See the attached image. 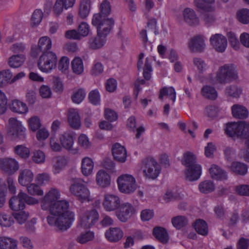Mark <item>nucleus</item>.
<instances>
[{
    "instance_id": "nucleus-1",
    "label": "nucleus",
    "mask_w": 249,
    "mask_h": 249,
    "mask_svg": "<svg viewBox=\"0 0 249 249\" xmlns=\"http://www.w3.org/2000/svg\"><path fill=\"white\" fill-rule=\"evenodd\" d=\"M60 197V192L52 188L41 201V207L43 210L50 211V214L47 217L49 225L65 231L70 228L74 221L75 214L70 210L69 201H57Z\"/></svg>"
},
{
    "instance_id": "nucleus-2",
    "label": "nucleus",
    "mask_w": 249,
    "mask_h": 249,
    "mask_svg": "<svg viewBox=\"0 0 249 249\" xmlns=\"http://www.w3.org/2000/svg\"><path fill=\"white\" fill-rule=\"evenodd\" d=\"M102 17L98 14H94L92 19V24L96 27L98 36L89 40V46L92 49H98L103 47L106 42L104 38L109 34L113 25L110 19H106L102 22Z\"/></svg>"
},
{
    "instance_id": "nucleus-3",
    "label": "nucleus",
    "mask_w": 249,
    "mask_h": 249,
    "mask_svg": "<svg viewBox=\"0 0 249 249\" xmlns=\"http://www.w3.org/2000/svg\"><path fill=\"white\" fill-rule=\"evenodd\" d=\"M181 162L187 168L185 171V178L187 180L192 181L199 178L202 173V168L200 165L196 163V157L193 153H185Z\"/></svg>"
},
{
    "instance_id": "nucleus-4",
    "label": "nucleus",
    "mask_w": 249,
    "mask_h": 249,
    "mask_svg": "<svg viewBox=\"0 0 249 249\" xmlns=\"http://www.w3.org/2000/svg\"><path fill=\"white\" fill-rule=\"evenodd\" d=\"M236 67L233 64L220 66L216 72L215 79L217 83L225 85L238 78Z\"/></svg>"
},
{
    "instance_id": "nucleus-5",
    "label": "nucleus",
    "mask_w": 249,
    "mask_h": 249,
    "mask_svg": "<svg viewBox=\"0 0 249 249\" xmlns=\"http://www.w3.org/2000/svg\"><path fill=\"white\" fill-rule=\"evenodd\" d=\"M86 182L81 178H76L70 186V192L80 202L89 201L90 194L86 185Z\"/></svg>"
},
{
    "instance_id": "nucleus-6",
    "label": "nucleus",
    "mask_w": 249,
    "mask_h": 249,
    "mask_svg": "<svg viewBox=\"0 0 249 249\" xmlns=\"http://www.w3.org/2000/svg\"><path fill=\"white\" fill-rule=\"evenodd\" d=\"M224 131L226 134L230 137L243 138L249 134V124L245 121L228 123L225 125Z\"/></svg>"
},
{
    "instance_id": "nucleus-7",
    "label": "nucleus",
    "mask_w": 249,
    "mask_h": 249,
    "mask_svg": "<svg viewBox=\"0 0 249 249\" xmlns=\"http://www.w3.org/2000/svg\"><path fill=\"white\" fill-rule=\"evenodd\" d=\"M141 170L143 176L149 179H155L159 176L161 168L158 162L153 158H148L142 162Z\"/></svg>"
},
{
    "instance_id": "nucleus-8",
    "label": "nucleus",
    "mask_w": 249,
    "mask_h": 249,
    "mask_svg": "<svg viewBox=\"0 0 249 249\" xmlns=\"http://www.w3.org/2000/svg\"><path fill=\"white\" fill-rule=\"evenodd\" d=\"M57 63V56L53 52L43 53L38 61V67L42 72L48 73L55 69Z\"/></svg>"
},
{
    "instance_id": "nucleus-9",
    "label": "nucleus",
    "mask_w": 249,
    "mask_h": 249,
    "mask_svg": "<svg viewBox=\"0 0 249 249\" xmlns=\"http://www.w3.org/2000/svg\"><path fill=\"white\" fill-rule=\"evenodd\" d=\"M117 183L119 190L127 194L133 193L137 188L135 178L130 174L120 176L117 179Z\"/></svg>"
},
{
    "instance_id": "nucleus-10",
    "label": "nucleus",
    "mask_w": 249,
    "mask_h": 249,
    "mask_svg": "<svg viewBox=\"0 0 249 249\" xmlns=\"http://www.w3.org/2000/svg\"><path fill=\"white\" fill-rule=\"evenodd\" d=\"M99 214L95 209L81 210L78 226L84 229L91 228L98 220Z\"/></svg>"
},
{
    "instance_id": "nucleus-11",
    "label": "nucleus",
    "mask_w": 249,
    "mask_h": 249,
    "mask_svg": "<svg viewBox=\"0 0 249 249\" xmlns=\"http://www.w3.org/2000/svg\"><path fill=\"white\" fill-rule=\"evenodd\" d=\"M19 168L18 162L15 159L4 158L0 159V169L8 176L14 174Z\"/></svg>"
},
{
    "instance_id": "nucleus-12",
    "label": "nucleus",
    "mask_w": 249,
    "mask_h": 249,
    "mask_svg": "<svg viewBox=\"0 0 249 249\" xmlns=\"http://www.w3.org/2000/svg\"><path fill=\"white\" fill-rule=\"evenodd\" d=\"M74 135L73 132H65L60 135L59 139L63 148L73 154L78 152L77 148H74Z\"/></svg>"
},
{
    "instance_id": "nucleus-13",
    "label": "nucleus",
    "mask_w": 249,
    "mask_h": 249,
    "mask_svg": "<svg viewBox=\"0 0 249 249\" xmlns=\"http://www.w3.org/2000/svg\"><path fill=\"white\" fill-rule=\"evenodd\" d=\"M135 212V208L130 203L125 202L120 204L116 215L122 222H126Z\"/></svg>"
},
{
    "instance_id": "nucleus-14",
    "label": "nucleus",
    "mask_w": 249,
    "mask_h": 249,
    "mask_svg": "<svg viewBox=\"0 0 249 249\" xmlns=\"http://www.w3.org/2000/svg\"><path fill=\"white\" fill-rule=\"evenodd\" d=\"M9 128L8 133L14 137H19L20 138L25 137L26 129L21 123L14 118L9 120Z\"/></svg>"
},
{
    "instance_id": "nucleus-15",
    "label": "nucleus",
    "mask_w": 249,
    "mask_h": 249,
    "mask_svg": "<svg viewBox=\"0 0 249 249\" xmlns=\"http://www.w3.org/2000/svg\"><path fill=\"white\" fill-rule=\"evenodd\" d=\"M211 45L215 51L219 53L224 52L227 46L226 38L221 34H215L210 38Z\"/></svg>"
},
{
    "instance_id": "nucleus-16",
    "label": "nucleus",
    "mask_w": 249,
    "mask_h": 249,
    "mask_svg": "<svg viewBox=\"0 0 249 249\" xmlns=\"http://www.w3.org/2000/svg\"><path fill=\"white\" fill-rule=\"evenodd\" d=\"M120 203V199L116 195L108 194L104 196L103 205L107 211L111 212L118 209Z\"/></svg>"
},
{
    "instance_id": "nucleus-17",
    "label": "nucleus",
    "mask_w": 249,
    "mask_h": 249,
    "mask_svg": "<svg viewBox=\"0 0 249 249\" xmlns=\"http://www.w3.org/2000/svg\"><path fill=\"white\" fill-rule=\"evenodd\" d=\"M51 47V39L47 36H42L38 40L37 47L32 48V55L36 57L41 52H42L43 53L48 52L47 51L50 49Z\"/></svg>"
},
{
    "instance_id": "nucleus-18",
    "label": "nucleus",
    "mask_w": 249,
    "mask_h": 249,
    "mask_svg": "<svg viewBox=\"0 0 249 249\" xmlns=\"http://www.w3.org/2000/svg\"><path fill=\"white\" fill-rule=\"evenodd\" d=\"M205 40L203 36H196L192 37L188 42V47L192 52H201L206 46Z\"/></svg>"
},
{
    "instance_id": "nucleus-19",
    "label": "nucleus",
    "mask_w": 249,
    "mask_h": 249,
    "mask_svg": "<svg viewBox=\"0 0 249 249\" xmlns=\"http://www.w3.org/2000/svg\"><path fill=\"white\" fill-rule=\"evenodd\" d=\"M67 118L68 123L71 128L74 129L80 128L81 122L78 109L70 108L68 111Z\"/></svg>"
},
{
    "instance_id": "nucleus-20",
    "label": "nucleus",
    "mask_w": 249,
    "mask_h": 249,
    "mask_svg": "<svg viewBox=\"0 0 249 249\" xmlns=\"http://www.w3.org/2000/svg\"><path fill=\"white\" fill-rule=\"evenodd\" d=\"M113 157L117 161L124 163L126 161L127 157L126 150L124 147L118 143L113 145L112 148Z\"/></svg>"
},
{
    "instance_id": "nucleus-21",
    "label": "nucleus",
    "mask_w": 249,
    "mask_h": 249,
    "mask_svg": "<svg viewBox=\"0 0 249 249\" xmlns=\"http://www.w3.org/2000/svg\"><path fill=\"white\" fill-rule=\"evenodd\" d=\"M182 16L184 21L189 25L196 26L199 24V18L193 9L190 8H185L182 12Z\"/></svg>"
},
{
    "instance_id": "nucleus-22",
    "label": "nucleus",
    "mask_w": 249,
    "mask_h": 249,
    "mask_svg": "<svg viewBox=\"0 0 249 249\" xmlns=\"http://www.w3.org/2000/svg\"><path fill=\"white\" fill-rule=\"evenodd\" d=\"M105 237L110 242H117L123 237V231L119 228H110L106 231Z\"/></svg>"
},
{
    "instance_id": "nucleus-23",
    "label": "nucleus",
    "mask_w": 249,
    "mask_h": 249,
    "mask_svg": "<svg viewBox=\"0 0 249 249\" xmlns=\"http://www.w3.org/2000/svg\"><path fill=\"white\" fill-rule=\"evenodd\" d=\"M68 163L66 157L58 156L54 157L53 160L52 171L54 174H57L65 168Z\"/></svg>"
},
{
    "instance_id": "nucleus-24",
    "label": "nucleus",
    "mask_w": 249,
    "mask_h": 249,
    "mask_svg": "<svg viewBox=\"0 0 249 249\" xmlns=\"http://www.w3.org/2000/svg\"><path fill=\"white\" fill-rule=\"evenodd\" d=\"M225 95L227 97L238 98L243 93L241 87L232 84L227 86L225 89Z\"/></svg>"
},
{
    "instance_id": "nucleus-25",
    "label": "nucleus",
    "mask_w": 249,
    "mask_h": 249,
    "mask_svg": "<svg viewBox=\"0 0 249 249\" xmlns=\"http://www.w3.org/2000/svg\"><path fill=\"white\" fill-rule=\"evenodd\" d=\"M96 182L102 187H107L110 184V176L104 170H99L96 175Z\"/></svg>"
},
{
    "instance_id": "nucleus-26",
    "label": "nucleus",
    "mask_w": 249,
    "mask_h": 249,
    "mask_svg": "<svg viewBox=\"0 0 249 249\" xmlns=\"http://www.w3.org/2000/svg\"><path fill=\"white\" fill-rule=\"evenodd\" d=\"M34 174L29 169H24L20 171L18 178L19 183L22 186H26L33 180Z\"/></svg>"
},
{
    "instance_id": "nucleus-27",
    "label": "nucleus",
    "mask_w": 249,
    "mask_h": 249,
    "mask_svg": "<svg viewBox=\"0 0 249 249\" xmlns=\"http://www.w3.org/2000/svg\"><path fill=\"white\" fill-rule=\"evenodd\" d=\"M94 168V162L89 157L84 158L81 161V172L82 174L88 177L90 175Z\"/></svg>"
},
{
    "instance_id": "nucleus-28",
    "label": "nucleus",
    "mask_w": 249,
    "mask_h": 249,
    "mask_svg": "<svg viewBox=\"0 0 249 249\" xmlns=\"http://www.w3.org/2000/svg\"><path fill=\"white\" fill-rule=\"evenodd\" d=\"M211 177L215 179L224 180L227 179L226 172L216 165H212L209 169Z\"/></svg>"
},
{
    "instance_id": "nucleus-29",
    "label": "nucleus",
    "mask_w": 249,
    "mask_h": 249,
    "mask_svg": "<svg viewBox=\"0 0 249 249\" xmlns=\"http://www.w3.org/2000/svg\"><path fill=\"white\" fill-rule=\"evenodd\" d=\"M100 13L97 14L99 15L102 18V22H104L106 19H110L114 23V20L112 18H107L111 12V6L110 2L107 0H104L100 5Z\"/></svg>"
},
{
    "instance_id": "nucleus-30",
    "label": "nucleus",
    "mask_w": 249,
    "mask_h": 249,
    "mask_svg": "<svg viewBox=\"0 0 249 249\" xmlns=\"http://www.w3.org/2000/svg\"><path fill=\"white\" fill-rule=\"evenodd\" d=\"M232 116L234 118L245 119L248 116V111L247 108L240 105L235 104L231 107Z\"/></svg>"
},
{
    "instance_id": "nucleus-31",
    "label": "nucleus",
    "mask_w": 249,
    "mask_h": 249,
    "mask_svg": "<svg viewBox=\"0 0 249 249\" xmlns=\"http://www.w3.org/2000/svg\"><path fill=\"white\" fill-rule=\"evenodd\" d=\"M164 96L171 100L174 104L176 99V92L175 89L172 87H165L161 89L160 91L159 98L162 100Z\"/></svg>"
},
{
    "instance_id": "nucleus-32",
    "label": "nucleus",
    "mask_w": 249,
    "mask_h": 249,
    "mask_svg": "<svg viewBox=\"0 0 249 249\" xmlns=\"http://www.w3.org/2000/svg\"><path fill=\"white\" fill-rule=\"evenodd\" d=\"M10 208L13 211L23 210L25 208V203L23 198L20 196V192L18 196L12 197L9 201Z\"/></svg>"
},
{
    "instance_id": "nucleus-33",
    "label": "nucleus",
    "mask_w": 249,
    "mask_h": 249,
    "mask_svg": "<svg viewBox=\"0 0 249 249\" xmlns=\"http://www.w3.org/2000/svg\"><path fill=\"white\" fill-rule=\"evenodd\" d=\"M201 94L205 98L214 100L218 96V93L215 89L211 86H204L201 89Z\"/></svg>"
},
{
    "instance_id": "nucleus-34",
    "label": "nucleus",
    "mask_w": 249,
    "mask_h": 249,
    "mask_svg": "<svg viewBox=\"0 0 249 249\" xmlns=\"http://www.w3.org/2000/svg\"><path fill=\"white\" fill-rule=\"evenodd\" d=\"M11 110L14 112L19 114H23L28 111V107L26 105L18 100H14L10 106Z\"/></svg>"
},
{
    "instance_id": "nucleus-35",
    "label": "nucleus",
    "mask_w": 249,
    "mask_h": 249,
    "mask_svg": "<svg viewBox=\"0 0 249 249\" xmlns=\"http://www.w3.org/2000/svg\"><path fill=\"white\" fill-rule=\"evenodd\" d=\"M231 169L236 174L244 176L248 172V166L243 163L235 161L231 163Z\"/></svg>"
},
{
    "instance_id": "nucleus-36",
    "label": "nucleus",
    "mask_w": 249,
    "mask_h": 249,
    "mask_svg": "<svg viewBox=\"0 0 249 249\" xmlns=\"http://www.w3.org/2000/svg\"><path fill=\"white\" fill-rule=\"evenodd\" d=\"M196 232L200 235L206 236L208 233V228L207 223L203 220L197 219L194 225Z\"/></svg>"
},
{
    "instance_id": "nucleus-37",
    "label": "nucleus",
    "mask_w": 249,
    "mask_h": 249,
    "mask_svg": "<svg viewBox=\"0 0 249 249\" xmlns=\"http://www.w3.org/2000/svg\"><path fill=\"white\" fill-rule=\"evenodd\" d=\"M17 244L16 240L8 237H0V249H17Z\"/></svg>"
},
{
    "instance_id": "nucleus-38",
    "label": "nucleus",
    "mask_w": 249,
    "mask_h": 249,
    "mask_svg": "<svg viewBox=\"0 0 249 249\" xmlns=\"http://www.w3.org/2000/svg\"><path fill=\"white\" fill-rule=\"evenodd\" d=\"M91 7L90 0H81L79 6V14L80 16L84 18L89 14Z\"/></svg>"
},
{
    "instance_id": "nucleus-39",
    "label": "nucleus",
    "mask_w": 249,
    "mask_h": 249,
    "mask_svg": "<svg viewBox=\"0 0 249 249\" xmlns=\"http://www.w3.org/2000/svg\"><path fill=\"white\" fill-rule=\"evenodd\" d=\"M154 236L163 243H166L168 240V234L166 231L161 227H155L153 231Z\"/></svg>"
},
{
    "instance_id": "nucleus-40",
    "label": "nucleus",
    "mask_w": 249,
    "mask_h": 249,
    "mask_svg": "<svg viewBox=\"0 0 249 249\" xmlns=\"http://www.w3.org/2000/svg\"><path fill=\"white\" fill-rule=\"evenodd\" d=\"M198 189L201 193L208 194L214 191L215 185L213 181L206 180L199 183Z\"/></svg>"
},
{
    "instance_id": "nucleus-41",
    "label": "nucleus",
    "mask_w": 249,
    "mask_h": 249,
    "mask_svg": "<svg viewBox=\"0 0 249 249\" xmlns=\"http://www.w3.org/2000/svg\"><path fill=\"white\" fill-rule=\"evenodd\" d=\"M24 61L25 57L24 55H13L9 58L8 64L10 67L16 68L21 66Z\"/></svg>"
},
{
    "instance_id": "nucleus-42",
    "label": "nucleus",
    "mask_w": 249,
    "mask_h": 249,
    "mask_svg": "<svg viewBox=\"0 0 249 249\" xmlns=\"http://www.w3.org/2000/svg\"><path fill=\"white\" fill-rule=\"evenodd\" d=\"M71 68L73 72L76 74H81L84 71L83 61L80 57H75L71 61Z\"/></svg>"
},
{
    "instance_id": "nucleus-43",
    "label": "nucleus",
    "mask_w": 249,
    "mask_h": 249,
    "mask_svg": "<svg viewBox=\"0 0 249 249\" xmlns=\"http://www.w3.org/2000/svg\"><path fill=\"white\" fill-rule=\"evenodd\" d=\"M236 18L237 20L243 24L249 23V10L243 8L238 10L236 13Z\"/></svg>"
},
{
    "instance_id": "nucleus-44",
    "label": "nucleus",
    "mask_w": 249,
    "mask_h": 249,
    "mask_svg": "<svg viewBox=\"0 0 249 249\" xmlns=\"http://www.w3.org/2000/svg\"><path fill=\"white\" fill-rule=\"evenodd\" d=\"M94 233L93 232L88 231L82 232L77 237L76 240L80 244H85L93 239Z\"/></svg>"
},
{
    "instance_id": "nucleus-45",
    "label": "nucleus",
    "mask_w": 249,
    "mask_h": 249,
    "mask_svg": "<svg viewBox=\"0 0 249 249\" xmlns=\"http://www.w3.org/2000/svg\"><path fill=\"white\" fill-rule=\"evenodd\" d=\"M12 77V74L9 70L0 71V87L6 85Z\"/></svg>"
},
{
    "instance_id": "nucleus-46",
    "label": "nucleus",
    "mask_w": 249,
    "mask_h": 249,
    "mask_svg": "<svg viewBox=\"0 0 249 249\" xmlns=\"http://www.w3.org/2000/svg\"><path fill=\"white\" fill-rule=\"evenodd\" d=\"M172 223L176 228L179 229L187 224L188 219L184 216H177L172 218Z\"/></svg>"
},
{
    "instance_id": "nucleus-47",
    "label": "nucleus",
    "mask_w": 249,
    "mask_h": 249,
    "mask_svg": "<svg viewBox=\"0 0 249 249\" xmlns=\"http://www.w3.org/2000/svg\"><path fill=\"white\" fill-rule=\"evenodd\" d=\"M16 154L22 158H27L30 156V151L28 148L23 145H18L14 148Z\"/></svg>"
},
{
    "instance_id": "nucleus-48",
    "label": "nucleus",
    "mask_w": 249,
    "mask_h": 249,
    "mask_svg": "<svg viewBox=\"0 0 249 249\" xmlns=\"http://www.w3.org/2000/svg\"><path fill=\"white\" fill-rule=\"evenodd\" d=\"M28 123L30 129L34 132L38 130L41 125L40 119L36 116L30 118L28 120Z\"/></svg>"
},
{
    "instance_id": "nucleus-49",
    "label": "nucleus",
    "mask_w": 249,
    "mask_h": 249,
    "mask_svg": "<svg viewBox=\"0 0 249 249\" xmlns=\"http://www.w3.org/2000/svg\"><path fill=\"white\" fill-rule=\"evenodd\" d=\"M45 153L41 150H37L33 152L32 160L37 164H42L45 161Z\"/></svg>"
},
{
    "instance_id": "nucleus-50",
    "label": "nucleus",
    "mask_w": 249,
    "mask_h": 249,
    "mask_svg": "<svg viewBox=\"0 0 249 249\" xmlns=\"http://www.w3.org/2000/svg\"><path fill=\"white\" fill-rule=\"evenodd\" d=\"M193 63L200 73H203L208 68L207 65L205 61L200 58L196 57L193 59Z\"/></svg>"
},
{
    "instance_id": "nucleus-51",
    "label": "nucleus",
    "mask_w": 249,
    "mask_h": 249,
    "mask_svg": "<svg viewBox=\"0 0 249 249\" xmlns=\"http://www.w3.org/2000/svg\"><path fill=\"white\" fill-rule=\"evenodd\" d=\"M86 92L83 89H79L73 93L71 96V99L73 102L76 104L80 103L86 96Z\"/></svg>"
},
{
    "instance_id": "nucleus-52",
    "label": "nucleus",
    "mask_w": 249,
    "mask_h": 249,
    "mask_svg": "<svg viewBox=\"0 0 249 249\" xmlns=\"http://www.w3.org/2000/svg\"><path fill=\"white\" fill-rule=\"evenodd\" d=\"M78 143L84 149H89L91 145L88 137L84 134H81L78 137Z\"/></svg>"
},
{
    "instance_id": "nucleus-53",
    "label": "nucleus",
    "mask_w": 249,
    "mask_h": 249,
    "mask_svg": "<svg viewBox=\"0 0 249 249\" xmlns=\"http://www.w3.org/2000/svg\"><path fill=\"white\" fill-rule=\"evenodd\" d=\"M27 190L29 194L32 196H42L43 191L40 187L34 183L31 184L28 187Z\"/></svg>"
},
{
    "instance_id": "nucleus-54",
    "label": "nucleus",
    "mask_w": 249,
    "mask_h": 249,
    "mask_svg": "<svg viewBox=\"0 0 249 249\" xmlns=\"http://www.w3.org/2000/svg\"><path fill=\"white\" fill-rule=\"evenodd\" d=\"M70 66V60L67 56H62L58 62V68L62 72L68 70Z\"/></svg>"
},
{
    "instance_id": "nucleus-55",
    "label": "nucleus",
    "mask_w": 249,
    "mask_h": 249,
    "mask_svg": "<svg viewBox=\"0 0 249 249\" xmlns=\"http://www.w3.org/2000/svg\"><path fill=\"white\" fill-rule=\"evenodd\" d=\"M90 103L93 105H98L100 103V95L98 90H93L90 91L89 95Z\"/></svg>"
},
{
    "instance_id": "nucleus-56",
    "label": "nucleus",
    "mask_w": 249,
    "mask_h": 249,
    "mask_svg": "<svg viewBox=\"0 0 249 249\" xmlns=\"http://www.w3.org/2000/svg\"><path fill=\"white\" fill-rule=\"evenodd\" d=\"M13 216L19 224L24 223L29 217V213L25 211H20L13 213Z\"/></svg>"
},
{
    "instance_id": "nucleus-57",
    "label": "nucleus",
    "mask_w": 249,
    "mask_h": 249,
    "mask_svg": "<svg viewBox=\"0 0 249 249\" xmlns=\"http://www.w3.org/2000/svg\"><path fill=\"white\" fill-rule=\"evenodd\" d=\"M7 98L5 94L0 90V115L4 114L7 108Z\"/></svg>"
},
{
    "instance_id": "nucleus-58",
    "label": "nucleus",
    "mask_w": 249,
    "mask_h": 249,
    "mask_svg": "<svg viewBox=\"0 0 249 249\" xmlns=\"http://www.w3.org/2000/svg\"><path fill=\"white\" fill-rule=\"evenodd\" d=\"M152 71L151 63L148 58H146L143 68V75L146 80H149L151 78V72Z\"/></svg>"
},
{
    "instance_id": "nucleus-59",
    "label": "nucleus",
    "mask_w": 249,
    "mask_h": 249,
    "mask_svg": "<svg viewBox=\"0 0 249 249\" xmlns=\"http://www.w3.org/2000/svg\"><path fill=\"white\" fill-rule=\"evenodd\" d=\"M78 32L81 38L87 36L89 32V24L85 22H81L78 26Z\"/></svg>"
},
{
    "instance_id": "nucleus-60",
    "label": "nucleus",
    "mask_w": 249,
    "mask_h": 249,
    "mask_svg": "<svg viewBox=\"0 0 249 249\" xmlns=\"http://www.w3.org/2000/svg\"><path fill=\"white\" fill-rule=\"evenodd\" d=\"M43 15L41 10L39 9L35 10L32 17V23L35 26L39 24L42 19Z\"/></svg>"
},
{
    "instance_id": "nucleus-61",
    "label": "nucleus",
    "mask_w": 249,
    "mask_h": 249,
    "mask_svg": "<svg viewBox=\"0 0 249 249\" xmlns=\"http://www.w3.org/2000/svg\"><path fill=\"white\" fill-rule=\"evenodd\" d=\"M39 94L43 98H48L51 96V88L46 85H42L39 89Z\"/></svg>"
},
{
    "instance_id": "nucleus-62",
    "label": "nucleus",
    "mask_w": 249,
    "mask_h": 249,
    "mask_svg": "<svg viewBox=\"0 0 249 249\" xmlns=\"http://www.w3.org/2000/svg\"><path fill=\"white\" fill-rule=\"evenodd\" d=\"M203 20L206 25L210 26L215 22L216 18L213 14L206 13L203 15Z\"/></svg>"
},
{
    "instance_id": "nucleus-63",
    "label": "nucleus",
    "mask_w": 249,
    "mask_h": 249,
    "mask_svg": "<svg viewBox=\"0 0 249 249\" xmlns=\"http://www.w3.org/2000/svg\"><path fill=\"white\" fill-rule=\"evenodd\" d=\"M247 136H245V137H243V139H247V141L245 142V145L248 149L242 150L241 151L240 154L243 156L246 161L249 162V134H247Z\"/></svg>"
},
{
    "instance_id": "nucleus-64",
    "label": "nucleus",
    "mask_w": 249,
    "mask_h": 249,
    "mask_svg": "<svg viewBox=\"0 0 249 249\" xmlns=\"http://www.w3.org/2000/svg\"><path fill=\"white\" fill-rule=\"evenodd\" d=\"M236 192L241 196H249V185H241L236 187Z\"/></svg>"
}]
</instances>
